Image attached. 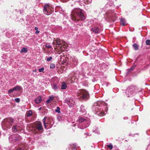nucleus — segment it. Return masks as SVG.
I'll return each mask as SVG.
<instances>
[{
    "label": "nucleus",
    "mask_w": 150,
    "mask_h": 150,
    "mask_svg": "<svg viewBox=\"0 0 150 150\" xmlns=\"http://www.w3.org/2000/svg\"><path fill=\"white\" fill-rule=\"evenodd\" d=\"M107 104L103 102L98 101L94 104L92 109L95 114L99 116H103L105 114L104 110L107 112V107L106 106Z\"/></svg>",
    "instance_id": "1"
},
{
    "label": "nucleus",
    "mask_w": 150,
    "mask_h": 150,
    "mask_svg": "<svg viewBox=\"0 0 150 150\" xmlns=\"http://www.w3.org/2000/svg\"><path fill=\"white\" fill-rule=\"evenodd\" d=\"M83 11L80 9H76L73 10L71 13V18L73 21H74L76 24L79 26L83 25L82 23L79 24L78 22H80L81 21L84 20L86 18Z\"/></svg>",
    "instance_id": "2"
},
{
    "label": "nucleus",
    "mask_w": 150,
    "mask_h": 150,
    "mask_svg": "<svg viewBox=\"0 0 150 150\" xmlns=\"http://www.w3.org/2000/svg\"><path fill=\"white\" fill-rule=\"evenodd\" d=\"M14 121V119L11 117L6 118L2 121L1 125L3 127L8 129L10 128L12 125Z\"/></svg>",
    "instance_id": "3"
},
{
    "label": "nucleus",
    "mask_w": 150,
    "mask_h": 150,
    "mask_svg": "<svg viewBox=\"0 0 150 150\" xmlns=\"http://www.w3.org/2000/svg\"><path fill=\"white\" fill-rule=\"evenodd\" d=\"M137 88L135 86H129L127 88L126 91L127 96L129 97L136 93L137 92Z\"/></svg>",
    "instance_id": "4"
},
{
    "label": "nucleus",
    "mask_w": 150,
    "mask_h": 150,
    "mask_svg": "<svg viewBox=\"0 0 150 150\" xmlns=\"http://www.w3.org/2000/svg\"><path fill=\"white\" fill-rule=\"evenodd\" d=\"M44 13L47 15H50L53 11V8L52 6L50 4H46L44 8Z\"/></svg>",
    "instance_id": "5"
},
{
    "label": "nucleus",
    "mask_w": 150,
    "mask_h": 150,
    "mask_svg": "<svg viewBox=\"0 0 150 150\" xmlns=\"http://www.w3.org/2000/svg\"><path fill=\"white\" fill-rule=\"evenodd\" d=\"M79 122H84V125L82 126V127H80L81 129H84L88 127L90 125V121L89 118L86 117H80L79 120Z\"/></svg>",
    "instance_id": "6"
},
{
    "label": "nucleus",
    "mask_w": 150,
    "mask_h": 150,
    "mask_svg": "<svg viewBox=\"0 0 150 150\" xmlns=\"http://www.w3.org/2000/svg\"><path fill=\"white\" fill-rule=\"evenodd\" d=\"M78 95L85 100H87L89 96L88 92L83 89L79 90L78 91Z\"/></svg>",
    "instance_id": "7"
},
{
    "label": "nucleus",
    "mask_w": 150,
    "mask_h": 150,
    "mask_svg": "<svg viewBox=\"0 0 150 150\" xmlns=\"http://www.w3.org/2000/svg\"><path fill=\"white\" fill-rule=\"evenodd\" d=\"M105 17L111 21H114L117 18V16L113 11L111 10L109 11L106 13Z\"/></svg>",
    "instance_id": "8"
},
{
    "label": "nucleus",
    "mask_w": 150,
    "mask_h": 150,
    "mask_svg": "<svg viewBox=\"0 0 150 150\" xmlns=\"http://www.w3.org/2000/svg\"><path fill=\"white\" fill-rule=\"evenodd\" d=\"M9 139L13 143H17L19 142L22 139L21 137L18 134H13L10 136L9 137Z\"/></svg>",
    "instance_id": "9"
},
{
    "label": "nucleus",
    "mask_w": 150,
    "mask_h": 150,
    "mask_svg": "<svg viewBox=\"0 0 150 150\" xmlns=\"http://www.w3.org/2000/svg\"><path fill=\"white\" fill-rule=\"evenodd\" d=\"M22 89V88L21 86H17L13 87L12 89L9 90L8 91V93L9 96L12 97L14 96V95H13L11 93L14 91H16L17 90L20 91Z\"/></svg>",
    "instance_id": "10"
},
{
    "label": "nucleus",
    "mask_w": 150,
    "mask_h": 150,
    "mask_svg": "<svg viewBox=\"0 0 150 150\" xmlns=\"http://www.w3.org/2000/svg\"><path fill=\"white\" fill-rule=\"evenodd\" d=\"M65 101L70 107H74L75 104L74 100L72 98H66L65 99Z\"/></svg>",
    "instance_id": "11"
},
{
    "label": "nucleus",
    "mask_w": 150,
    "mask_h": 150,
    "mask_svg": "<svg viewBox=\"0 0 150 150\" xmlns=\"http://www.w3.org/2000/svg\"><path fill=\"white\" fill-rule=\"evenodd\" d=\"M34 125L35 129H38L40 131H43V128L41 122H36L34 124Z\"/></svg>",
    "instance_id": "12"
},
{
    "label": "nucleus",
    "mask_w": 150,
    "mask_h": 150,
    "mask_svg": "<svg viewBox=\"0 0 150 150\" xmlns=\"http://www.w3.org/2000/svg\"><path fill=\"white\" fill-rule=\"evenodd\" d=\"M78 63V60L75 57L71 58L70 60V64L73 67L76 66Z\"/></svg>",
    "instance_id": "13"
},
{
    "label": "nucleus",
    "mask_w": 150,
    "mask_h": 150,
    "mask_svg": "<svg viewBox=\"0 0 150 150\" xmlns=\"http://www.w3.org/2000/svg\"><path fill=\"white\" fill-rule=\"evenodd\" d=\"M63 42L62 40H61L58 38H55L54 39L53 44L54 45H61L63 43Z\"/></svg>",
    "instance_id": "14"
},
{
    "label": "nucleus",
    "mask_w": 150,
    "mask_h": 150,
    "mask_svg": "<svg viewBox=\"0 0 150 150\" xmlns=\"http://www.w3.org/2000/svg\"><path fill=\"white\" fill-rule=\"evenodd\" d=\"M59 48V50L62 52L64 51L65 49L67 48L68 47V44L66 43H64L63 42L62 45H61Z\"/></svg>",
    "instance_id": "15"
},
{
    "label": "nucleus",
    "mask_w": 150,
    "mask_h": 150,
    "mask_svg": "<svg viewBox=\"0 0 150 150\" xmlns=\"http://www.w3.org/2000/svg\"><path fill=\"white\" fill-rule=\"evenodd\" d=\"M91 31L95 33H99L100 32V30L98 27L94 26L91 29Z\"/></svg>",
    "instance_id": "16"
},
{
    "label": "nucleus",
    "mask_w": 150,
    "mask_h": 150,
    "mask_svg": "<svg viewBox=\"0 0 150 150\" xmlns=\"http://www.w3.org/2000/svg\"><path fill=\"white\" fill-rule=\"evenodd\" d=\"M80 111L82 113L83 115H84L86 113V110L84 109V106L83 105H81L80 107Z\"/></svg>",
    "instance_id": "17"
},
{
    "label": "nucleus",
    "mask_w": 150,
    "mask_h": 150,
    "mask_svg": "<svg viewBox=\"0 0 150 150\" xmlns=\"http://www.w3.org/2000/svg\"><path fill=\"white\" fill-rule=\"evenodd\" d=\"M120 23L121 25L124 26L126 24V21L124 18H121L120 19Z\"/></svg>",
    "instance_id": "18"
},
{
    "label": "nucleus",
    "mask_w": 150,
    "mask_h": 150,
    "mask_svg": "<svg viewBox=\"0 0 150 150\" xmlns=\"http://www.w3.org/2000/svg\"><path fill=\"white\" fill-rule=\"evenodd\" d=\"M54 98V96H50L49 98L46 101V103L47 104L49 103L53 100Z\"/></svg>",
    "instance_id": "19"
},
{
    "label": "nucleus",
    "mask_w": 150,
    "mask_h": 150,
    "mask_svg": "<svg viewBox=\"0 0 150 150\" xmlns=\"http://www.w3.org/2000/svg\"><path fill=\"white\" fill-rule=\"evenodd\" d=\"M67 87V84L64 81L62 83L61 86V89L62 90L65 89Z\"/></svg>",
    "instance_id": "20"
},
{
    "label": "nucleus",
    "mask_w": 150,
    "mask_h": 150,
    "mask_svg": "<svg viewBox=\"0 0 150 150\" xmlns=\"http://www.w3.org/2000/svg\"><path fill=\"white\" fill-rule=\"evenodd\" d=\"M42 100L41 97H37L36 98L35 100V102L37 103L38 104L40 103Z\"/></svg>",
    "instance_id": "21"
},
{
    "label": "nucleus",
    "mask_w": 150,
    "mask_h": 150,
    "mask_svg": "<svg viewBox=\"0 0 150 150\" xmlns=\"http://www.w3.org/2000/svg\"><path fill=\"white\" fill-rule=\"evenodd\" d=\"M53 124V122L48 121L47 122L46 124L47 127H48L47 128H51Z\"/></svg>",
    "instance_id": "22"
},
{
    "label": "nucleus",
    "mask_w": 150,
    "mask_h": 150,
    "mask_svg": "<svg viewBox=\"0 0 150 150\" xmlns=\"http://www.w3.org/2000/svg\"><path fill=\"white\" fill-rule=\"evenodd\" d=\"M26 149L25 147V146L24 145H22L20 146V147L18 148L16 150H25Z\"/></svg>",
    "instance_id": "23"
},
{
    "label": "nucleus",
    "mask_w": 150,
    "mask_h": 150,
    "mask_svg": "<svg viewBox=\"0 0 150 150\" xmlns=\"http://www.w3.org/2000/svg\"><path fill=\"white\" fill-rule=\"evenodd\" d=\"M132 47L134 48V49L136 50H138L139 46L136 43H134L132 45Z\"/></svg>",
    "instance_id": "24"
},
{
    "label": "nucleus",
    "mask_w": 150,
    "mask_h": 150,
    "mask_svg": "<svg viewBox=\"0 0 150 150\" xmlns=\"http://www.w3.org/2000/svg\"><path fill=\"white\" fill-rule=\"evenodd\" d=\"M32 112L31 110L28 111L27 112V116L28 117H30L32 115Z\"/></svg>",
    "instance_id": "25"
},
{
    "label": "nucleus",
    "mask_w": 150,
    "mask_h": 150,
    "mask_svg": "<svg viewBox=\"0 0 150 150\" xmlns=\"http://www.w3.org/2000/svg\"><path fill=\"white\" fill-rule=\"evenodd\" d=\"M71 146H72L71 148H72V150H76V144H74L71 145Z\"/></svg>",
    "instance_id": "26"
},
{
    "label": "nucleus",
    "mask_w": 150,
    "mask_h": 150,
    "mask_svg": "<svg viewBox=\"0 0 150 150\" xmlns=\"http://www.w3.org/2000/svg\"><path fill=\"white\" fill-rule=\"evenodd\" d=\"M46 119H47V117L46 116H45L44 117V119L42 120L43 122L44 123V125L45 128H47V126L46 124V122H45V120H46Z\"/></svg>",
    "instance_id": "27"
},
{
    "label": "nucleus",
    "mask_w": 150,
    "mask_h": 150,
    "mask_svg": "<svg viewBox=\"0 0 150 150\" xmlns=\"http://www.w3.org/2000/svg\"><path fill=\"white\" fill-rule=\"evenodd\" d=\"M27 51V49L25 47H23L21 49V53H23V52H26Z\"/></svg>",
    "instance_id": "28"
},
{
    "label": "nucleus",
    "mask_w": 150,
    "mask_h": 150,
    "mask_svg": "<svg viewBox=\"0 0 150 150\" xmlns=\"http://www.w3.org/2000/svg\"><path fill=\"white\" fill-rule=\"evenodd\" d=\"M12 130L15 132H16L18 131L17 129L16 126L14 125L13 127H12Z\"/></svg>",
    "instance_id": "29"
},
{
    "label": "nucleus",
    "mask_w": 150,
    "mask_h": 150,
    "mask_svg": "<svg viewBox=\"0 0 150 150\" xmlns=\"http://www.w3.org/2000/svg\"><path fill=\"white\" fill-rule=\"evenodd\" d=\"M53 88L55 91H57L58 89V87L57 85L55 84H53L52 85Z\"/></svg>",
    "instance_id": "30"
},
{
    "label": "nucleus",
    "mask_w": 150,
    "mask_h": 150,
    "mask_svg": "<svg viewBox=\"0 0 150 150\" xmlns=\"http://www.w3.org/2000/svg\"><path fill=\"white\" fill-rule=\"evenodd\" d=\"M60 108L58 107L55 110V111L56 112H57L58 113H60L61 112L60 111Z\"/></svg>",
    "instance_id": "31"
},
{
    "label": "nucleus",
    "mask_w": 150,
    "mask_h": 150,
    "mask_svg": "<svg viewBox=\"0 0 150 150\" xmlns=\"http://www.w3.org/2000/svg\"><path fill=\"white\" fill-rule=\"evenodd\" d=\"M107 146L110 149H112L113 148L112 145L111 144L107 145Z\"/></svg>",
    "instance_id": "32"
},
{
    "label": "nucleus",
    "mask_w": 150,
    "mask_h": 150,
    "mask_svg": "<svg viewBox=\"0 0 150 150\" xmlns=\"http://www.w3.org/2000/svg\"><path fill=\"white\" fill-rule=\"evenodd\" d=\"M146 44L147 45H150V40H147L145 41Z\"/></svg>",
    "instance_id": "33"
},
{
    "label": "nucleus",
    "mask_w": 150,
    "mask_h": 150,
    "mask_svg": "<svg viewBox=\"0 0 150 150\" xmlns=\"http://www.w3.org/2000/svg\"><path fill=\"white\" fill-rule=\"evenodd\" d=\"M91 134L88 133H85L84 134V136L85 137H87L88 136H91Z\"/></svg>",
    "instance_id": "34"
},
{
    "label": "nucleus",
    "mask_w": 150,
    "mask_h": 150,
    "mask_svg": "<svg viewBox=\"0 0 150 150\" xmlns=\"http://www.w3.org/2000/svg\"><path fill=\"white\" fill-rule=\"evenodd\" d=\"M44 69L43 67H42L41 68H39V72H43L44 73V72L43 71L44 70Z\"/></svg>",
    "instance_id": "35"
},
{
    "label": "nucleus",
    "mask_w": 150,
    "mask_h": 150,
    "mask_svg": "<svg viewBox=\"0 0 150 150\" xmlns=\"http://www.w3.org/2000/svg\"><path fill=\"white\" fill-rule=\"evenodd\" d=\"M45 47L47 48H52V46L50 45V44H46L45 45Z\"/></svg>",
    "instance_id": "36"
},
{
    "label": "nucleus",
    "mask_w": 150,
    "mask_h": 150,
    "mask_svg": "<svg viewBox=\"0 0 150 150\" xmlns=\"http://www.w3.org/2000/svg\"><path fill=\"white\" fill-rule=\"evenodd\" d=\"M14 100L17 103H19L20 101V99L18 98H15Z\"/></svg>",
    "instance_id": "37"
},
{
    "label": "nucleus",
    "mask_w": 150,
    "mask_h": 150,
    "mask_svg": "<svg viewBox=\"0 0 150 150\" xmlns=\"http://www.w3.org/2000/svg\"><path fill=\"white\" fill-rule=\"evenodd\" d=\"M55 67V66L54 64H50V68H54Z\"/></svg>",
    "instance_id": "38"
},
{
    "label": "nucleus",
    "mask_w": 150,
    "mask_h": 150,
    "mask_svg": "<svg viewBox=\"0 0 150 150\" xmlns=\"http://www.w3.org/2000/svg\"><path fill=\"white\" fill-rule=\"evenodd\" d=\"M52 57H50L49 58H48L47 59V61H50L52 59Z\"/></svg>",
    "instance_id": "39"
},
{
    "label": "nucleus",
    "mask_w": 150,
    "mask_h": 150,
    "mask_svg": "<svg viewBox=\"0 0 150 150\" xmlns=\"http://www.w3.org/2000/svg\"><path fill=\"white\" fill-rule=\"evenodd\" d=\"M133 40L132 41V42L134 43L135 42V40L136 39V38L135 37H134L133 38Z\"/></svg>",
    "instance_id": "40"
},
{
    "label": "nucleus",
    "mask_w": 150,
    "mask_h": 150,
    "mask_svg": "<svg viewBox=\"0 0 150 150\" xmlns=\"http://www.w3.org/2000/svg\"><path fill=\"white\" fill-rule=\"evenodd\" d=\"M62 1L63 2H67L68 1H69V0H60Z\"/></svg>",
    "instance_id": "41"
},
{
    "label": "nucleus",
    "mask_w": 150,
    "mask_h": 150,
    "mask_svg": "<svg viewBox=\"0 0 150 150\" xmlns=\"http://www.w3.org/2000/svg\"><path fill=\"white\" fill-rule=\"evenodd\" d=\"M40 33V31L39 30H37L36 32H35V33L36 34H38V33Z\"/></svg>",
    "instance_id": "42"
},
{
    "label": "nucleus",
    "mask_w": 150,
    "mask_h": 150,
    "mask_svg": "<svg viewBox=\"0 0 150 150\" xmlns=\"http://www.w3.org/2000/svg\"><path fill=\"white\" fill-rule=\"evenodd\" d=\"M91 2V0H88L87 3L88 4L90 3Z\"/></svg>",
    "instance_id": "43"
},
{
    "label": "nucleus",
    "mask_w": 150,
    "mask_h": 150,
    "mask_svg": "<svg viewBox=\"0 0 150 150\" xmlns=\"http://www.w3.org/2000/svg\"><path fill=\"white\" fill-rule=\"evenodd\" d=\"M38 28L37 27H35V30H38Z\"/></svg>",
    "instance_id": "44"
},
{
    "label": "nucleus",
    "mask_w": 150,
    "mask_h": 150,
    "mask_svg": "<svg viewBox=\"0 0 150 150\" xmlns=\"http://www.w3.org/2000/svg\"><path fill=\"white\" fill-rule=\"evenodd\" d=\"M135 67H132L131 68V70H133L134 69Z\"/></svg>",
    "instance_id": "45"
},
{
    "label": "nucleus",
    "mask_w": 150,
    "mask_h": 150,
    "mask_svg": "<svg viewBox=\"0 0 150 150\" xmlns=\"http://www.w3.org/2000/svg\"><path fill=\"white\" fill-rule=\"evenodd\" d=\"M128 119V117H124V119Z\"/></svg>",
    "instance_id": "46"
},
{
    "label": "nucleus",
    "mask_w": 150,
    "mask_h": 150,
    "mask_svg": "<svg viewBox=\"0 0 150 150\" xmlns=\"http://www.w3.org/2000/svg\"><path fill=\"white\" fill-rule=\"evenodd\" d=\"M41 108H39V110H41Z\"/></svg>",
    "instance_id": "47"
},
{
    "label": "nucleus",
    "mask_w": 150,
    "mask_h": 150,
    "mask_svg": "<svg viewBox=\"0 0 150 150\" xmlns=\"http://www.w3.org/2000/svg\"><path fill=\"white\" fill-rule=\"evenodd\" d=\"M74 126H75V124H74Z\"/></svg>",
    "instance_id": "48"
},
{
    "label": "nucleus",
    "mask_w": 150,
    "mask_h": 150,
    "mask_svg": "<svg viewBox=\"0 0 150 150\" xmlns=\"http://www.w3.org/2000/svg\"><path fill=\"white\" fill-rule=\"evenodd\" d=\"M34 71H36V70H34Z\"/></svg>",
    "instance_id": "49"
},
{
    "label": "nucleus",
    "mask_w": 150,
    "mask_h": 150,
    "mask_svg": "<svg viewBox=\"0 0 150 150\" xmlns=\"http://www.w3.org/2000/svg\"><path fill=\"white\" fill-rule=\"evenodd\" d=\"M34 71H36V70H34Z\"/></svg>",
    "instance_id": "50"
}]
</instances>
